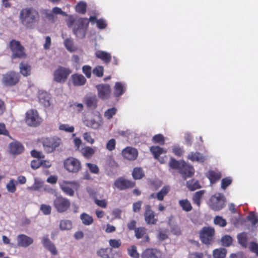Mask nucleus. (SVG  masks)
<instances>
[{"mask_svg":"<svg viewBox=\"0 0 258 258\" xmlns=\"http://www.w3.org/2000/svg\"><path fill=\"white\" fill-rule=\"evenodd\" d=\"M98 90V95L99 98L102 99H105L108 98L110 93V88L108 85H99L97 86Z\"/></svg>","mask_w":258,"mask_h":258,"instance_id":"obj_18","label":"nucleus"},{"mask_svg":"<svg viewBox=\"0 0 258 258\" xmlns=\"http://www.w3.org/2000/svg\"><path fill=\"white\" fill-rule=\"evenodd\" d=\"M19 80V75L14 72H9L3 75L2 82L5 86H12L16 84Z\"/></svg>","mask_w":258,"mask_h":258,"instance_id":"obj_11","label":"nucleus"},{"mask_svg":"<svg viewBox=\"0 0 258 258\" xmlns=\"http://www.w3.org/2000/svg\"><path fill=\"white\" fill-rule=\"evenodd\" d=\"M187 186L190 190H195L201 187L199 181L193 179L187 182Z\"/></svg>","mask_w":258,"mask_h":258,"instance_id":"obj_44","label":"nucleus"},{"mask_svg":"<svg viewBox=\"0 0 258 258\" xmlns=\"http://www.w3.org/2000/svg\"><path fill=\"white\" fill-rule=\"evenodd\" d=\"M238 243L243 247L247 246V234L245 232L241 233L237 235Z\"/></svg>","mask_w":258,"mask_h":258,"instance_id":"obj_38","label":"nucleus"},{"mask_svg":"<svg viewBox=\"0 0 258 258\" xmlns=\"http://www.w3.org/2000/svg\"><path fill=\"white\" fill-rule=\"evenodd\" d=\"M19 18L21 23L27 29H32L40 19L38 12L34 8L30 7L22 9Z\"/></svg>","mask_w":258,"mask_h":258,"instance_id":"obj_1","label":"nucleus"},{"mask_svg":"<svg viewBox=\"0 0 258 258\" xmlns=\"http://www.w3.org/2000/svg\"><path fill=\"white\" fill-rule=\"evenodd\" d=\"M174 154L178 156H181L183 153V150L182 148L178 145H175L172 148Z\"/></svg>","mask_w":258,"mask_h":258,"instance_id":"obj_59","label":"nucleus"},{"mask_svg":"<svg viewBox=\"0 0 258 258\" xmlns=\"http://www.w3.org/2000/svg\"><path fill=\"white\" fill-rule=\"evenodd\" d=\"M40 209L44 214L48 215L51 213V208L49 205L42 204Z\"/></svg>","mask_w":258,"mask_h":258,"instance_id":"obj_61","label":"nucleus"},{"mask_svg":"<svg viewBox=\"0 0 258 258\" xmlns=\"http://www.w3.org/2000/svg\"><path fill=\"white\" fill-rule=\"evenodd\" d=\"M64 168L70 172L77 173L81 168L80 162L77 159L70 157L64 161Z\"/></svg>","mask_w":258,"mask_h":258,"instance_id":"obj_8","label":"nucleus"},{"mask_svg":"<svg viewBox=\"0 0 258 258\" xmlns=\"http://www.w3.org/2000/svg\"><path fill=\"white\" fill-rule=\"evenodd\" d=\"M39 100L40 103L43 104L45 107L50 106V96L46 92H42L39 93L38 96Z\"/></svg>","mask_w":258,"mask_h":258,"instance_id":"obj_26","label":"nucleus"},{"mask_svg":"<svg viewBox=\"0 0 258 258\" xmlns=\"http://www.w3.org/2000/svg\"><path fill=\"white\" fill-rule=\"evenodd\" d=\"M58 129L60 131H64L67 133H71L74 131V127L73 126H70L68 124H62L60 123L58 126Z\"/></svg>","mask_w":258,"mask_h":258,"instance_id":"obj_45","label":"nucleus"},{"mask_svg":"<svg viewBox=\"0 0 258 258\" xmlns=\"http://www.w3.org/2000/svg\"><path fill=\"white\" fill-rule=\"evenodd\" d=\"M132 175L135 179H139L144 176V174L142 168L136 167L134 168Z\"/></svg>","mask_w":258,"mask_h":258,"instance_id":"obj_43","label":"nucleus"},{"mask_svg":"<svg viewBox=\"0 0 258 258\" xmlns=\"http://www.w3.org/2000/svg\"><path fill=\"white\" fill-rule=\"evenodd\" d=\"M224 200L221 194H218L211 197L209 201L210 208L214 211H219L224 206Z\"/></svg>","mask_w":258,"mask_h":258,"instance_id":"obj_9","label":"nucleus"},{"mask_svg":"<svg viewBox=\"0 0 258 258\" xmlns=\"http://www.w3.org/2000/svg\"><path fill=\"white\" fill-rule=\"evenodd\" d=\"M115 146V141L113 139H110L106 144V148L109 151L114 149Z\"/></svg>","mask_w":258,"mask_h":258,"instance_id":"obj_64","label":"nucleus"},{"mask_svg":"<svg viewBox=\"0 0 258 258\" xmlns=\"http://www.w3.org/2000/svg\"><path fill=\"white\" fill-rule=\"evenodd\" d=\"M53 205L58 213L66 212L71 206V202L62 196L56 197L54 200Z\"/></svg>","mask_w":258,"mask_h":258,"instance_id":"obj_6","label":"nucleus"},{"mask_svg":"<svg viewBox=\"0 0 258 258\" xmlns=\"http://www.w3.org/2000/svg\"><path fill=\"white\" fill-rule=\"evenodd\" d=\"M150 151L154 155L155 158L158 159L160 163H163L164 162L163 158L161 159L159 158L160 155L166 153V151L163 148L159 146H152L150 148Z\"/></svg>","mask_w":258,"mask_h":258,"instance_id":"obj_25","label":"nucleus"},{"mask_svg":"<svg viewBox=\"0 0 258 258\" xmlns=\"http://www.w3.org/2000/svg\"><path fill=\"white\" fill-rule=\"evenodd\" d=\"M108 242L110 246L112 248H117L121 245V241L119 239H110Z\"/></svg>","mask_w":258,"mask_h":258,"instance_id":"obj_56","label":"nucleus"},{"mask_svg":"<svg viewBox=\"0 0 258 258\" xmlns=\"http://www.w3.org/2000/svg\"><path fill=\"white\" fill-rule=\"evenodd\" d=\"M188 159L194 161H196L200 162H203L205 160L204 157L203 155L198 152H191L187 156Z\"/></svg>","mask_w":258,"mask_h":258,"instance_id":"obj_31","label":"nucleus"},{"mask_svg":"<svg viewBox=\"0 0 258 258\" xmlns=\"http://www.w3.org/2000/svg\"><path fill=\"white\" fill-rule=\"evenodd\" d=\"M169 190V186H164L157 193V199L159 201H163L164 197L168 193Z\"/></svg>","mask_w":258,"mask_h":258,"instance_id":"obj_37","label":"nucleus"},{"mask_svg":"<svg viewBox=\"0 0 258 258\" xmlns=\"http://www.w3.org/2000/svg\"><path fill=\"white\" fill-rule=\"evenodd\" d=\"M214 233L215 230L213 228L204 227L200 232V238L202 241L205 244H209L213 239Z\"/></svg>","mask_w":258,"mask_h":258,"instance_id":"obj_12","label":"nucleus"},{"mask_svg":"<svg viewBox=\"0 0 258 258\" xmlns=\"http://www.w3.org/2000/svg\"><path fill=\"white\" fill-rule=\"evenodd\" d=\"M60 229L62 230H70L72 227V223L69 220H62L60 221Z\"/></svg>","mask_w":258,"mask_h":258,"instance_id":"obj_39","label":"nucleus"},{"mask_svg":"<svg viewBox=\"0 0 258 258\" xmlns=\"http://www.w3.org/2000/svg\"><path fill=\"white\" fill-rule=\"evenodd\" d=\"M97 99L95 96H87L85 97V104L88 107L94 109L97 106Z\"/></svg>","mask_w":258,"mask_h":258,"instance_id":"obj_28","label":"nucleus"},{"mask_svg":"<svg viewBox=\"0 0 258 258\" xmlns=\"http://www.w3.org/2000/svg\"><path fill=\"white\" fill-rule=\"evenodd\" d=\"M42 243L43 246L48 250L52 254L56 255L57 254V250L55 245L50 240L48 235L44 236L42 237Z\"/></svg>","mask_w":258,"mask_h":258,"instance_id":"obj_16","label":"nucleus"},{"mask_svg":"<svg viewBox=\"0 0 258 258\" xmlns=\"http://www.w3.org/2000/svg\"><path fill=\"white\" fill-rule=\"evenodd\" d=\"M17 245L22 247H27L31 245L33 242V239L24 234H19L17 236Z\"/></svg>","mask_w":258,"mask_h":258,"instance_id":"obj_15","label":"nucleus"},{"mask_svg":"<svg viewBox=\"0 0 258 258\" xmlns=\"http://www.w3.org/2000/svg\"><path fill=\"white\" fill-rule=\"evenodd\" d=\"M41 143L46 153H51L63 145L62 139L56 136L41 139Z\"/></svg>","mask_w":258,"mask_h":258,"instance_id":"obj_4","label":"nucleus"},{"mask_svg":"<svg viewBox=\"0 0 258 258\" xmlns=\"http://www.w3.org/2000/svg\"><path fill=\"white\" fill-rule=\"evenodd\" d=\"M16 181H15L14 179H11L6 185V188L8 191L11 193L15 192L16 190Z\"/></svg>","mask_w":258,"mask_h":258,"instance_id":"obj_46","label":"nucleus"},{"mask_svg":"<svg viewBox=\"0 0 258 258\" xmlns=\"http://www.w3.org/2000/svg\"><path fill=\"white\" fill-rule=\"evenodd\" d=\"M86 4L85 3L81 2L77 5L76 7V10L78 13L84 14L86 11Z\"/></svg>","mask_w":258,"mask_h":258,"instance_id":"obj_49","label":"nucleus"},{"mask_svg":"<svg viewBox=\"0 0 258 258\" xmlns=\"http://www.w3.org/2000/svg\"><path fill=\"white\" fill-rule=\"evenodd\" d=\"M125 90L124 86L120 82L116 83L114 86V95L115 96L121 95Z\"/></svg>","mask_w":258,"mask_h":258,"instance_id":"obj_35","label":"nucleus"},{"mask_svg":"<svg viewBox=\"0 0 258 258\" xmlns=\"http://www.w3.org/2000/svg\"><path fill=\"white\" fill-rule=\"evenodd\" d=\"M80 219L83 224L85 225H90L93 222L92 217L86 213H83L81 214Z\"/></svg>","mask_w":258,"mask_h":258,"instance_id":"obj_33","label":"nucleus"},{"mask_svg":"<svg viewBox=\"0 0 258 258\" xmlns=\"http://www.w3.org/2000/svg\"><path fill=\"white\" fill-rule=\"evenodd\" d=\"M43 186V182L37 178H34V184L28 187V189L30 190H33L35 191L39 190Z\"/></svg>","mask_w":258,"mask_h":258,"instance_id":"obj_42","label":"nucleus"},{"mask_svg":"<svg viewBox=\"0 0 258 258\" xmlns=\"http://www.w3.org/2000/svg\"><path fill=\"white\" fill-rule=\"evenodd\" d=\"M207 176L211 183H214L221 177V173L218 171L209 170L207 173Z\"/></svg>","mask_w":258,"mask_h":258,"instance_id":"obj_27","label":"nucleus"},{"mask_svg":"<svg viewBox=\"0 0 258 258\" xmlns=\"http://www.w3.org/2000/svg\"><path fill=\"white\" fill-rule=\"evenodd\" d=\"M87 166L92 173L97 174L98 173L99 168L96 165L92 163H87Z\"/></svg>","mask_w":258,"mask_h":258,"instance_id":"obj_62","label":"nucleus"},{"mask_svg":"<svg viewBox=\"0 0 258 258\" xmlns=\"http://www.w3.org/2000/svg\"><path fill=\"white\" fill-rule=\"evenodd\" d=\"M9 47L12 52V58H22L25 56L24 48L18 41L12 40L9 42Z\"/></svg>","mask_w":258,"mask_h":258,"instance_id":"obj_7","label":"nucleus"},{"mask_svg":"<svg viewBox=\"0 0 258 258\" xmlns=\"http://www.w3.org/2000/svg\"><path fill=\"white\" fill-rule=\"evenodd\" d=\"M204 192L205 191L203 190L197 191L192 197V201L194 203L197 204L198 206H200L201 204V199Z\"/></svg>","mask_w":258,"mask_h":258,"instance_id":"obj_40","label":"nucleus"},{"mask_svg":"<svg viewBox=\"0 0 258 258\" xmlns=\"http://www.w3.org/2000/svg\"><path fill=\"white\" fill-rule=\"evenodd\" d=\"M75 181H63L59 183L61 189L67 195L73 196L74 195V190L69 185V184H75Z\"/></svg>","mask_w":258,"mask_h":258,"instance_id":"obj_22","label":"nucleus"},{"mask_svg":"<svg viewBox=\"0 0 258 258\" xmlns=\"http://www.w3.org/2000/svg\"><path fill=\"white\" fill-rule=\"evenodd\" d=\"M82 154L86 157H90L95 153V150L90 147H85L81 150Z\"/></svg>","mask_w":258,"mask_h":258,"instance_id":"obj_41","label":"nucleus"},{"mask_svg":"<svg viewBox=\"0 0 258 258\" xmlns=\"http://www.w3.org/2000/svg\"><path fill=\"white\" fill-rule=\"evenodd\" d=\"M122 155L127 160H134L138 156V151L134 148L128 147L122 150Z\"/></svg>","mask_w":258,"mask_h":258,"instance_id":"obj_17","label":"nucleus"},{"mask_svg":"<svg viewBox=\"0 0 258 258\" xmlns=\"http://www.w3.org/2000/svg\"><path fill=\"white\" fill-rule=\"evenodd\" d=\"M31 155L33 157L36 158L38 159H42L45 157V155L42 152H38L36 150H32L31 152Z\"/></svg>","mask_w":258,"mask_h":258,"instance_id":"obj_63","label":"nucleus"},{"mask_svg":"<svg viewBox=\"0 0 258 258\" xmlns=\"http://www.w3.org/2000/svg\"><path fill=\"white\" fill-rule=\"evenodd\" d=\"M61 36L64 39V45L69 51L72 52L77 50V47L74 44L73 39L72 38H65L63 34L61 35Z\"/></svg>","mask_w":258,"mask_h":258,"instance_id":"obj_24","label":"nucleus"},{"mask_svg":"<svg viewBox=\"0 0 258 258\" xmlns=\"http://www.w3.org/2000/svg\"><path fill=\"white\" fill-rule=\"evenodd\" d=\"M134 182L122 177L117 178L114 182V186L120 190L131 188L134 187Z\"/></svg>","mask_w":258,"mask_h":258,"instance_id":"obj_14","label":"nucleus"},{"mask_svg":"<svg viewBox=\"0 0 258 258\" xmlns=\"http://www.w3.org/2000/svg\"><path fill=\"white\" fill-rule=\"evenodd\" d=\"M147 229L144 227H139L135 229V236L138 239L143 238L144 236L146 241H148L149 237L146 235Z\"/></svg>","mask_w":258,"mask_h":258,"instance_id":"obj_30","label":"nucleus"},{"mask_svg":"<svg viewBox=\"0 0 258 258\" xmlns=\"http://www.w3.org/2000/svg\"><path fill=\"white\" fill-rule=\"evenodd\" d=\"M179 205L182 209L185 212H189L192 209V206L187 199L179 200Z\"/></svg>","mask_w":258,"mask_h":258,"instance_id":"obj_36","label":"nucleus"},{"mask_svg":"<svg viewBox=\"0 0 258 258\" xmlns=\"http://www.w3.org/2000/svg\"><path fill=\"white\" fill-rule=\"evenodd\" d=\"M112 251V248H101L97 250L96 254L101 258H110L109 254Z\"/></svg>","mask_w":258,"mask_h":258,"instance_id":"obj_32","label":"nucleus"},{"mask_svg":"<svg viewBox=\"0 0 258 258\" xmlns=\"http://www.w3.org/2000/svg\"><path fill=\"white\" fill-rule=\"evenodd\" d=\"M232 179L230 177H226L221 180V188L223 189L231 184Z\"/></svg>","mask_w":258,"mask_h":258,"instance_id":"obj_58","label":"nucleus"},{"mask_svg":"<svg viewBox=\"0 0 258 258\" xmlns=\"http://www.w3.org/2000/svg\"><path fill=\"white\" fill-rule=\"evenodd\" d=\"M227 253V250L224 248L215 249L213 251L214 258H225Z\"/></svg>","mask_w":258,"mask_h":258,"instance_id":"obj_34","label":"nucleus"},{"mask_svg":"<svg viewBox=\"0 0 258 258\" xmlns=\"http://www.w3.org/2000/svg\"><path fill=\"white\" fill-rule=\"evenodd\" d=\"M161 256L160 251L153 248L147 249L142 254V258H160Z\"/></svg>","mask_w":258,"mask_h":258,"instance_id":"obj_20","label":"nucleus"},{"mask_svg":"<svg viewBox=\"0 0 258 258\" xmlns=\"http://www.w3.org/2000/svg\"><path fill=\"white\" fill-rule=\"evenodd\" d=\"M169 166L174 169H176L185 179L194 175L195 170L192 166L186 164L183 161H178L171 158L169 163Z\"/></svg>","mask_w":258,"mask_h":258,"instance_id":"obj_3","label":"nucleus"},{"mask_svg":"<svg viewBox=\"0 0 258 258\" xmlns=\"http://www.w3.org/2000/svg\"><path fill=\"white\" fill-rule=\"evenodd\" d=\"M26 121L30 126H36L40 124L41 119L36 110H30L26 113Z\"/></svg>","mask_w":258,"mask_h":258,"instance_id":"obj_10","label":"nucleus"},{"mask_svg":"<svg viewBox=\"0 0 258 258\" xmlns=\"http://www.w3.org/2000/svg\"><path fill=\"white\" fill-rule=\"evenodd\" d=\"M71 79L73 85L75 86H81L85 84L86 79L85 77L78 73L73 74L71 76Z\"/></svg>","mask_w":258,"mask_h":258,"instance_id":"obj_21","label":"nucleus"},{"mask_svg":"<svg viewBox=\"0 0 258 258\" xmlns=\"http://www.w3.org/2000/svg\"><path fill=\"white\" fill-rule=\"evenodd\" d=\"M144 218L145 222L148 224L154 225L157 221V218H156L155 212L151 209V206L149 205L145 206Z\"/></svg>","mask_w":258,"mask_h":258,"instance_id":"obj_13","label":"nucleus"},{"mask_svg":"<svg viewBox=\"0 0 258 258\" xmlns=\"http://www.w3.org/2000/svg\"><path fill=\"white\" fill-rule=\"evenodd\" d=\"M95 55L96 57L101 59L106 63H109L111 59V54L106 51L97 50L95 52Z\"/></svg>","mask_w":258,"mask_h":258,"instance_id":"obj_23","label":"nucleus"},{"mask_svg":"<svg viewBox=\"0 0 258 258\" xmlns=\"http://www.w3.org/2000/svg\"><path fill=\"white\" fill-rule=\"evenodd\" d=\"M153 141L155 143L163 144L164 143V137L161 134L155 135L153 138Z\"/></svg>","mask_w":258,"mask_h":258,"instance_id":"obj_60","label":"nucleus"},{"mask_svg":"<svg viewBox=\"0 0 258 258\" xmlns=\"http://www.w3.org/2000/svg\"><path fill=\"white\" fill-rule=\"evenodd\" d=\"M129 255L133 258H138L139 253L137 252V248L135 246H132L131 249H128Z\"/></svg>","mask_w":258,"mask_h":258,"instance_id":"obj_57","label":"nucleus"},{"mask_svg":"<svg viewBox=\"0 0 258 258\" xmlns=\"http://www.w3.org/2000/svg\"><path fill=\"white\" fill-rule=\"evenodd\" d=\"M82 72L85 75L86 77L90 78L92 72V68L88 65H85L82 67Z\"/></svg>","mask_w":258,"mask_h":258,"instance_id":"obj_55","label":"nucleus"},{"mask_svg":"<svg viewBox=\"0 0 258 258\" xmlns=\"http://www.w3.org/2000/svg\"><path fill=\"white\" fill-rule=\"evenodd\" d=\"M117 111V109L115 107H112L108 109L104 112V116L106 118L109 119L112 117V116L115 114Z\"/></svg>","mask_w":258,"mask_h":258,"instance_id":"obj_53","label":"nucleus"},{"mask_svg":"<svg viewBox=\"0 0 258 258\" xmlns=\"http://www.w3.org/2000/svg\"><path fill=\"white\" fill-rule=\"evenodd\" d=\"M84 124L86 125L87 126L93 128V129H97L98 128L100 124V119L99 120H96L94 119H85L83 121Z\"/></svg>","mask_w":258,"mask_h":258,"instance_id":"obj_29","label":"nucleus"},{"mask_svg":"<svg viewBox=\"0 0 258 258\" xmlns=\"http://www.w3.org/2000/svg\"><path fill=\"white\" fill-rule=\"evenodd\" d=\"M103 71L104 69L102 66H97L92 70V73L96 76L101 77L103 75Z\"/></svg>","mask_w":258,"mask_h":258,"instance_id":"obj_54","label":"nucleus"},{"mask_svg":"<svg viewBox=\"0 0 258 258\" xmlns=\"http://www.w3.org/2000/svg\"><path fill=\"white\" fill-rule=\"evenodd\" d=\"M71 73V69L58 66L53 72V80L57 83H63L67 81Z\"/></svg>","mask_w":258,"mask_h":258,"instance_id":"obj_5","label":"nucleus"},{"mask_svg":"<svg viewBox=\"0 0 258 258\" xmlns=\"http://www.w3.org/2000/svg\"><path fill=\"white\" fill-rule=\"evenodd\" d=\"M247 219L251 222V225L253 226L258 223V217L253 212H251L247 217Z\"/></svg>","mask_w":258,"mask_h":258,"instance_id":"obj_51","label":"nucleus"},{"mask_svg":"<svg viewBox=\"0 0 258 258\" xmlns=\"http://www.w3.org/2000/svg\"><path fill=\"white\" fill-rule=\"evenodd\" d=\"M9 150L13 155H18L23 152L24 147L20 142H13L9 144Z\"/></svg>","mask_w":258,"mask_h":258,"instance_id":"obj_19","label":"nucleus"},{"mask_svg":"<svg viewBox=\"0 0 258 258\" xmlns=\"http://www.w3.org/2000/svg\"><path fill=\"white\" fill-rule=\"evenodd\" d=\"M20 72L21 74L25 76H28L30 74V66L27 64L21 63L19 66Z\"/></svg>","mask_w":258,"mask_h":258,"instance_id":"obj_47","label":"nucleus"},{"mask_svg":"<svg viewBox=\"0 0 258 258\" xmlns=\"http://www.w3.org/2000/svg\"><path fill=\"white\" fill-rule=\"evenodd\" d=\"M222 244L224 246H229L232 242V238L229 235H225L221 238Z\"/></svg>","mask_w":258,"mask_h":258,"instance_id":"obj_50","label":"nucleus"},{"mask_svg":"<svg viewBox=\"0 0 258 258\" xmlns=\"http://www.w3.org/2000/svg\"><path fill=\"white\" fill-rule=\"evenodd\" d=\"M41 14L44 15L45 17L52 22H54L55 17L52 12L48 10L43 9L41 11Z\"/></svg>","mask_w":258,"mask_h":258,"instance_id":"obj_48","label":"nucleus"},{"mask_svg":"<svg viewBox=\"0 0 258 258\" xmlns=\"http://www.w3.org/2000/svg\"><path fill=\"white\" fill-rule=\"evenodd\" d=\"M214 223L215 224L218 225L221 227H224L227 224L226 220L219 216H217L214 218Z\"/></svg>","mask_w":258,"mask_h":258,"instance_id":"obj_52","label":"nucleus"},{"mask_svg":"<svg viewBox=\"0 0 258 258\" xmlns=\"http://www.w3.org/2000/svg\"><path fill=\"white\" fill-rule=\"evenodd\" d=\"M88 24L89 21L87 18H79L77 16H70L67 20L68 27L72 28L74 34L80 39L85 36Z\"/></svg>","mask_w":258,"mask_h":258,"instance_id":"obj_2","label":"nucleus"}]
</instances>
